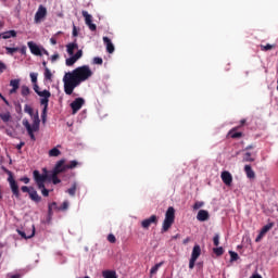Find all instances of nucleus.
<instances>
[{
    "mask_svg": "<svg viewBox=\"0 0 278 278\" xmlns=\"http://www.w3.org/2000/svg\"><path fill=\"white\" fill-rule=\"evenodd\" d=\"M92 75L93 73L89 65H83L76 67L72 72L65 73L63 76L65 94H73V91L77 88V86H80L84 84V81H88Z\"/></svg>",
    "mask_w": 278,
    "mask_h": 278,
    "instance_id": "f257e3e1",
    "label": "nucleus"
},
{
    "mask_svg": "<svg viewBox=\"0 0 278 278\" xmlns=\"http://www.w3.org/2000/svg\"><path fill=\"white\" fill-rule=\"evenodd\" d=\"M23 125L26 128L30 140L36 141V136L34 135V132L40 130V116L38 115V111L35 113L33 125L29 124V121L27 119H23Z\"/></svg>",
    "mask_w": 278,
    "mask_h": 278,
    "instance_id": "f03ea898",
    "label": "nucleus"
},
{
    "mask_svg": "<svg viewBox=\"0 0 278 278\" xmlns=\"http://www.w3.org/2000/svg\"><path fill=\"white\" fill-rule=\"evenodd\" d=\"M175 223V208L169 206L165 213V219L163 222L162 231H168Z\"/></svg>",
    "mask_w": 278,
    "mask_h": 278,
    "instance_id": "7ed1b4c3",
    "label": "nucleus"
},
{
    "mask_svg": "<svg viewBox=\"0 0 278 278\" xmlns=\"http://www.w3.org/2000/svg\"><path fill=\"white\" fill-rule=\"evenodd\" d=\"M33 175L38 188H42L45 186V181L49 179V172H47V168H43V174H40L38 170H34Z\"/></svg>",
    "mask_w": 278,
    "mask_h": 278,
    "instance_id": "20e7f679",
    "label": "nucleus"
},
{
    "mask_svg": "<svg viewBox=\"0 0 278 278\" xmlns=\"http://www.w3.org/2000/svg\"><path fill=\"white\" fill-rule=\"evenodd\" d=\"M47 18V7L40 4L35 13V23H42Z\"/></svg>",
    "mask_w": 278,
    "mask_h": 278,
    "instance_id": "39448f33",
    "label": "nucleus"
},
{
    "mask_svg": "<svg viewBox=\"0 0 278 278\" xmlns=\"http://www.w3.org/2000/svg\"><path fill=\"white\" fill-rule=\"evenodd\" d=\"M81 14L85 18V24L89 27L90 31H97V24L92 23V15H90L88 11H83Z\"/></svg>",
    "mask_w": 278,
    "mask_h": 278,
    "instance_id": "423d86ee",
    "label": "nucleus"
},
{
    "mask_svg": "<svg viewBox=\"0 0 278 278\" xmlns=\"http://www.w3.org/2000/svg\"><path fill=\"white\" fill-rule=\"evenodd\" d=\"M8 181L10 184V188L14 194L18 199L20 191H18V185L16 184V180H14V176H12V172H9V178Z\"/></svg>",
    "mask_w": 278,
    "mask_h": 278,
    "instance_id": "0eeeda50",
    "label": "nucleus"
},
{
    "mask_svg": "<svg viewBox=\"0 0 278 278\" xmlns=\"http://www.w3.org/2000/svg\"><path fill=\"white\" fill-rule=\"evenodd\" d=\"M28 49L30 51V53H33V55H37L39 58L42 56V47L38 46L36 42L34 41H28L27 42Z\"/></svg>",
    "mask_w": 278,
    "mask_h": 278,
    "instance_id": "6e6552de",
    "label": "nucleus"
},
{
    "mask_svg": "<svg viewBox=\"0 0 278 278\" xmlns=\"http://www.w3.org/2000/svg\"><path fill=\"white\" fill-rule=\"evenodd\" d=\"M84 56V51L83 50H78L75 55H71V58L65 60V64L66 66H73L78 60H81V58Z\"/></svg>",
    "mask_w": 278,
    "mask_h": 278,
    "instance_id": "1a4fd4ad",
    "label": "nucleus"
},
{
    "mask_svg": "<svg viewBox=\"0 0 278 278\" xmlns=\"http://www.w3.org/2000/svg\"><path fill=\"white\" fill-rule=\"evenodd\" d=\"M38 97H41L40 103L41 105L49 108V99L51 98V91L45 89L43 91H39Z\"/></svg>",
    "mask_w": 278,
    "mask_h": 278,
    "instance_id": "9d476101",
    "label": "nucleus"
},
{
    "mask_svg": "<svg viewBox=\"0 0 278 278\" xmlns=\"http://www.w3.org/2000/svg\"><path fill=\"white\" fill-rule=\"evenodd\" d=\"M84 103H86L84 98H76L75 101L71 103L72 114H75L80 108H84Z\"/></svg>",
    "mask_w": 278,
    "mask_h": 278,
    "instance_id": "9b49d317",
    "label": "nucleus"
},
{
    "mask_svg": "<svg viewBox=\"0 0 278 278\" xmlns=\"http://www.w3.org/2000/svg\"><path fill=\"white\" fill-rule=\"evenodd\" d=\"M151 225H157V216L152 215V216H150L149 218L143 219V220L141 222V227H142L143 229H149V227H151Z\"/></svg>",
    "mask_w": 278,
    "mask_h": 278,
    "instance_id": "f8f14e48",
    "label": "nucleus"
},
{
    "mask_svg": "<svg viewBox=\"0 0 278 278\" xmlns=\"http://www.w3.org/2000/svg\"><path fill=\"white\" fill-rule=\"evenodd\" d=\"M65 162H66L65 160H60L56 163L54 169L51 170V173H55L56 175H60V173H64V170H67L68 167H66Z\"/></svg>",
    "mask_w": 278,
    "mask_h": 278,
    "instance_id": "ddd939ff",
    "label": "nucleus"
},
{
    "mask_svg": "<svg viewBox=\"0 0 278 278\" xmlns=\"http://www.w3.org/2000/svg\"><path fill=\"white\" fill-rule=\"evenodd\" d=\"M220 177L225 186H231V184L233 182V176H231V173L227 170L223 172Z\"/></svg>",
    "mask_w": 278,
    "mask_h": 278,
    "instance_id": "4468645a",
    "label": "nucleus"
},
{
    "mask_svg": "<svg viewBox=\"0 0 278 278\" xmlns=\"http://www.w3.org/2000/svg\"><path fill=\"white\" fill-rule=\"evenodd\" d=\"M17 233L23 237L25 240H29V238H34L36 235V227L34 225L30 226V232H25L23 230H17Z\"/></svg>",
    "mask_w": 278,
    "mask_h": 278,
    "instance_id": "2eb2a0df",
    "label": "nucleus"
},
{
    "mask_svg": "<svg viewBox=\"0 0 278 278\" xmlns=\"http://www.w3.org/2000/svg\"><path fill=\"white\" fill-rule=\"evenodd\" d=\"M197 220L200 223H205V220H210V212L206 210H200L197 215Z\"/></svg>",
    "mask_w": 278,
    "mask_h": 278,
    "instance_id": "dca6fc26",
    "label": "nucleus"
},
{
    "mask_svg": "<svg viewBox=\"0 0 278 278\" xmlns=\"http://www.w3.org/2000/svg\"><path fill=\"white\" fill-rule=\"evenodd\" d=\"M10 86L12 87V89H10V94H15L16 90H18L20 86H21V79H12L10 81Z\"/></svg>",
    "mask_w": 278,
    "mask_h": 278,
    "instance_id": "f3484780",
    "label": "nucleus"
},
{
    "mask_svg": "<svg viewBox=\"0 0 278 278\" xmlns=\"http://www.w3.org/2000/svg\"><path fill=\"white\" fill-rule=\"evenodd\" d=\"M103 42L106 46L108 53H113L115 48L114 43H112V40L108 37H103Z\"/></svg>",
    "mask_w": 278,
    "mask_h": 278,
    "instance_id": "a211bd4d",
    "label": "nucleus"
},
{
    "mask_svg": "<svg viewBox=\"0 0 278 278\" xmlns=\"http://www.w3.org/2000/svg\"><path fill=\"white\" fill-rule=\"evenodd\" d=\"M76 49H79V45H77V42H72L66 46L68 55H75Z\"/></svg>",
    "mask_w": 278,
    "mask_h": 278,
    "instance_id": "6ab92c4d",
    "label": "nucleus"
},
{
    "mask_svg": "<svg viewBox=\"0 0 278 278\" xmlns=\"http://www.w3.org/2000/svg\"><path fill=\"white\" fill-rule=\"evenodd\" d=\"M244 173H245L248 179H255V172L253 170L251 165L244 166Z\"/></svg>",
    "mask_w": 278,
    "mask_h": 278,
    "instance_id": "aec40b11",
    "label": "nucleus"
},
{
    "mask_svg": "<svg viewBox=\"0 0 278 278\" xmlns=\"http://www.w3.org/2000/svg\"><path fill=\"white\" fill-rule=\"evenodd\" d=\"M200 255H201V247L194 245L192 253H191V260L197 261V260H199Z\"/></svg>",
    "mask_w": 278,
    "mask_h": 278,
    "instance_id": "412c9836",
    "label": "nucleus"
},
{
    "mask_svg": "<svg viewBox=\"0 0 278 278\" xmlns=\"http://www.w3.org/2000/svg\"><path fill=\"white\" fill-rule=\"evenodd\" d=\"M29 197L31 199V201H35V203H40L41 199L39 195H38V191L31 189V191H29Z\"/></svg>",
    "mask_w": 278,
    "mask_h": 278,
    "instance_id": "4be33fe9",
    "label": "nucleus"
},
{
    "mask_svg": "<svg viewBox=\"0 0 278 278\" xmlns=\"http://www.w3.org/2000/svg\"><path fill=\"white\" fill-rule=\"evenodd\" d=\"M3 40H8L9 38H16V30H8L1 34Z\"/></svg>",
    "mask_w": 278,
    "mask_h": 278,
    "instance_id": "5701e85b",
    "label": "nucleus"
},
{
    "mask_svg": "<svg viewBox=\"0 0 278 278\" xmlns=\"http://www.w3.org/2000/svg\"><path fill=\"white\" fill-rule=\"evenodd\" d=\"M48 179L52 180L54 185H58L61 182L60 178H58V174H55L54 172H48Z\"/></svg>",
    "mask_w": 278,
    "mask_h": 278,
    "instance_id": "b1692460",
    "label": "nucleus"
},
{
    "mask_svg": "<svg viewBox=\"0 0 278 278\" xmlns=\"http://www.w3.org/2000/svg\"><path fill=\"white\" fill-rule=\"evenodd\" d=\"M103 278H118V275H116V270H104L102 271Z\"/></svg>",
    "mask_w": 278,
    "mask_h": 278,
    "instance_id": "393cba45",
    "label": "nucleus"
},
{
    "mask_svg": "<svg viewBox=\"0 0 278 278\" xmlns=\"http://www.w3.org/2000/svg\"><path fill=\"white\" fill-rule=\"evenodd\" d=\"M60 155H62V152H61L60 149H58V148H53V149H51V150L49 151V156H50V157H58V156H60Z\"/></svg>",
    "mask_w": 278,
    "mask_h": 278,
    "instance_id": "a878e982",
    "label": "nucleus"
},
{
    "mask_svg": "<svg viewBox=\"0 0 278 278\" xmlns=\"http://www.w3.org/2000/svg\"><path fill=\"white\" fill-rule=\"evenodd\" d=\"M43 76L46 81H51L53 79V74L51 73V70H49V67H46Z\"/></svg>",
    "mask_w": 278,
    "mask_h": 278,
    "instance_id": "bb28decb",
    "label": "nucleus"
},
{
    "mask_svg": "<svg viewBox=\"0 0 278 278\" xmlns=\"http://www.w3.org/2000/svg\"><path fill=\"white\" fill-rule=\"evenodd\" d=\"M24 112H26V114H29V116L31 117L33 123H34V117L36 116V114H34V109H31V106L26 104L24 106Z\"/></svg>",
    "mask_w": 278,
    "mask_h": 278,
    "instance_id": "cd10ccee",
    "label": "nucleus"
},
{
    "mask_svg": "<svg viewBox=\"0 0 278 278\" xmlns=\"http://www.w3.org/2000/svg\"><path fill=\"white\" fill-rule=\"evenodd\" d=\"M0 118L3 121V123H9L10 118H12V115L10 112L7 113H0Z\"/></svg>",
    "mask_w": 278,
    "mask_h": 278,
    "instance_id": "c85d7f7f",
    "label": "nucleus"
},
{
    "mask_svg": "<svg viewBox=\"0 0 278 278\" xmlns=\"http://www.w3.org/2000/svg\"><path fill=\"white\" fill-rule=\"evenodd\" d=\"M163 264H164V263L161 262V263L156 264L155 266H153V267L151 268V270H150V275H155V273H157V270H160V268H162V265H163Z\"/></svg>",
    "mask_w": 278,
    "mask_h": 278,
    "instance_id": "c756f323",
    "label": "nucleus"
},
{
    "mask_svg": "<svg viewBox=\"0 0 278 278\" xmlns=\"http://www.w3.org/2000/svg\"><path fill=\"white\" fill-rule=\"evenodd\" d=\"M70 197H75V192H77V182H74L72 188L67 190Z\"/></svg>",
    "mask_w": 278,
    "mask_h": 278,
    "instance_id": "7c9ffc66",
    "label": "nucleus"
},
{
    "mask_svg": "<svg viewBox=\"0 0 278 278\" xmlns=\"http://www.w3.org/2000/svg\"><path fill=\"white\" fill-rule=\"evenodd\" d=\"M271 229H273V224H267V225H265V226L261 229V232L266 236V233H268V231H270Z\"/></svg>",
    "mask_w": 278,
    "mask_h": 278,
    "instance_id": "2f4dec72",
    "label": "nucleus"
},
{
    "mask_svg": "<svg viewBox=\"0 0 278 278\" xmlns=\"http://www.w3.org/2000/svg\"><path fill=\"white\" fill-rule=\"evenodd\" d=\"M5 51L8 55H14L18 51V48L5 47Z\"/></svg>",
    "mask_w": 278,
    "mask_h": 278,
    "instance_id": "473e14b6",
    "label": "nucleus"
},
{
    "mask_svg": "<svg viewBox=\"0 0 278 278\" xmlns=\"http://www.w3.org/2000/svg\"><path fill=\"white\" fill-rule=\"evenodd\" d=\"M29 92H30L29 87L23 85L22 86V97H29Z\"/></svg>",
    "mask_w": 278,
    "mask_h": 278,
    "instance_id": "72a5a7b5",
    "label": "nucleus"
},
{
    "mask_svg": "<svg viewBox=\"0 0 278 278\" xmlns=\"http://www.w3.org/2000/svg\"><path fill=\"white\" fill-rule=\"evenodd\" d=\"M243 162H255V159L251 157V152H247L243 155Z\"/></svg>",
    "mask_w": 278,
    "mask_h": 278,
    "instance_id": "f704fd0d",
    "label": "nucleus"
},
{
    "mask_svg": "<svg viewBox=\"0 0 278 278\" xmlns=\"http://www.w3.org/2000/svg\"><path fill=\"white\" fill-rule=\"evenodd\" d=\"M229 255H230V261L238 262V260H239L238 253H236L233 251H229Z\"/></svg>",
    "mask_w": 278,
    "mask_h": 278,
    "instance_id": "c9c22d12",
    "label": "nucleus"
},
{
    "mask_svg": "<svg viewBox=\"0 0 278 278\" xmlns=\"http://www.w3.org/2000/svg\"><path fill=\"white\" fill-rule=\"evenodd\" d=\"M213 242L215 247H218V244H220V235L216 233L213 238Z\"/></svg>",
    "mask_w": 278,
    "mask_h": 278,
    "instance_id": "e433bc0d",
    "label": "nucleus"
},
{
    "mask_svg": "<svg viewBox=\"0 0 278 278\" xmlns=\"http://www.w3.org/2000/svg\"><path fill=\"white\" fill-rule=\"evenodd\" d=\"M38 189L41 191L42 197H49V191L47 190L45 185L42 187H38Z\"/></svg>",
    "mask_w": 278,
    "mask_h": 278,
    "instance_id": "4c0bfd02",
    "label": "nucleus"
},
{
    "mask_svg": "<svg viewBox=\"0 0 278 278\" xmlns=\"http://www.w3.org/2000/svg\"><path fill=\"white\" fill-rule=\"evenodd\" d=\"M30 80L33 84L38 83V73H30Z\"/></svg>",
    "mask_w": 278,
    "mask_h": 278,
    "instance_id": "58836bf2",
    "label": "nucleus"
},
{
    "mask_svg": "<svg viewBox=\"0 0 278 278\" xmlns=\"http://www.w3.org/2000/svg\"><path fill=\"white\" fill-rule=\"evenodd\" d=\"M49 106H43L42 110V114H41V118H42V123H47V110Z\"/></svg>",
    "mask_w": 278,
    "mask_h": 278,
    "instance_id": "ea45409f",
    "label": "nucleus"
},
{
    "mask_svg": "<svg viewBox=\"0 0 278 278\" xmlns=\"http://www.w3.org/2000/svg\"><path fill=\"white\" fill-rule=\"evenodd\" d=\"M213 251L217 255H223V253H225V251L223 250V247L215 248Z\"/></svg>",
    "mask_w": 278,
    "mask_h": 278,
    "instance_id": "a19ab883",
    "label": "nucleus"
},
{
    "mask_svg": "<svg viewBox=\"0 0 278 278\" xmlns=\"http://www.w3.org/2000/svg\"><path fill=\"white\" fill-rule=\"evenodd\" d=\"M52 63L58 62V60H60V54L59 53H54L51 58H50Z\"/></svg>",
    "mask_w": 278,
    "mask_h": 278,
    "instance_id": "79ce46f5",
    "label": "nucleus"
},
{
    "mask_svg": "<svg viewBox=\"0 0 278 278\" xmlns=\"http://www.w3.org/2000/svg\"><path fill=\"white\" fill-rule=\"evenodd\" d=\"M93 64H99V65L103 64V59L99 56L93 58Z\"/></svg>",
    "mask_w": 278,
    "mask_h": 278,
    "instance_id": "37998d69",
    "label": "nucleus"
},
{
    "mask_svg": "<svg viewBox=\"0 0 278 278\" xmlns=\"http://www.w3.org/2000/svg\"><path fill=\"white\" fill-rule=\"evenodd\" d=\"M204 203L203 202H195L193 205V210H201L203 207Z\"/></svg>",
    "mask_w": 278,
    "mask_h": 278,
    "instance_id": "c03bdc74",
    "label": "nucleus"
},
{
    "mask_svg": "<svg viewBox=\"0 0 278 278\" xmlns=\"http://www.w3.org/2000/svg\"><path fill=\"white\" fill-rule=\"evenodd\" d=\"M262 47V51H270V49H273V45L267 43L266 46H261Z\"/></svg>",
    "mask_w": 278,
    "mask_h": 278,
    "instance_id": "a18cd8bd",
    "label": "nucleus"
},
{
    "mask_svg": "<svg viewBox=\"0 0 278 278\" xmlns=\"http://www.w3.org/2000/svg\"><path fill=\"white\" fill-rule=\"evenodd\" d=\"M77 166V161H71L66 168H75Z\"/></svg>",
    "mask_w": 278,
    "mask_h": 278,
    "instance_id": "49530a36",
    "label": "nucleus"
},
{
    "mask_svg": "<svg viewBox=\"0 0 278 278\" xmlns=\"http://www.w3.org/2000/svg\"><path fill=\"white\" fill-rule=\"evenodd\" d=\"M108 240L109 242H111L112 244H114V242H116V237L114 235H109L108 236Z\"/></svg>",
    "mask_w": 278,
    "mask_h": 278,
    "instance_id": "de8ad7c7",
    "label": "nucleus"
},
{
    "mask_svg": "<svg viewBox=\"0 0 278 278\" xmlns=\"http://www.w3.org/2000/svg\"><path fill=\"white\" fill-rule=\"evenodd\" d=\"M18 51L22 55H27V47L23 46L21 49L18 48Z\"/></svg>",
    "mask_w": 278,
    "mask_h": 278,
    "instance_id": "09e8293b",
    "label": "nucleus"
},
{
    "mask_svg": "<svg viewBox=\"0 0 278 278\" xmlns=\"http://www.w3.org/2000/svg\"><path fill=\"white\" fill-rule=\"evenodd\" d=\"M197 263V261L194 258H190L189 261V268L190 270H192V268H194V264Z\"/></svg>",
    "mask_w": 278,
    "mask_h": 278,
    "instance_id": "8fccbe9b",
    "label": "nucleus"
},
{
    "mask_svg": "<svg viewBox=\"0 0 278 278\" xmlns=\"http://www.w3.org/2000/svg\"><path fill=\"white\" fill-rule=\"evenodd\" d=\"M5 68H8V66L5 65V63L0 61V74L3 73V71H5Z\"/></svg>",
    "mask_w": 278,
    "mask_h": 278,
    "instance_id": "3c124183",
    "label": "nucleus"
},
{
    "mask_svg": "<svg viewBox=\"0 0 278 278\" xmlns=\"http://www.w3.org/2000/svg\"><path fill=\"white\" fill-rule=\"evenodd\" d=\"M61 210H63V211L68 210V201L63 202Z\"/></svg>",
    "mask_w": 278,
    "mask_h": 278,
    "instance_id": "603ef678",
    "label": "nucleus"
},
{
    "mask_svg": "<svg viewBox=\"0 0 278 278\" xmlns=\"http://www.w3.org/2000/svg\"><path fill=\"white\" fill-rule=\"evenodd\" d=\"M264 233H262V231L258 233V236L256 237L255 239V242H261L262 241V238H264Z\"/></svg>",
    "mask_w": 278,
    "mask_h": 278,
    "instance_id": "864d4df0",
    "label": "nucleus"
},
{
    "mask_svg": "<svg viewBox=\"0 0 278 278\" xmlns=\"http://www.w3.org/2000/svg\"><path fill=\"white\" fill-rule=\"evenodd\" d=\"M22 192H28V194H29V192H31V189H29V187H27V186H23Z\"/></svg>",
    "mask_w": 278,
    "mask_h": 278,
    "instance_id": "5fc2aeb1",
    "label": "nucleus"
},
{
    "mask_svg": "<svg viewBox=\"0 0 278 278\" xmlns=\"http://www.w3.org/2000/svg\"><path fill=\"white\" fill-rule=\"evenodd\" d=\"M231 138H242V132H235L231 135Z\"/></svg>",
    "mask_w": 278,
    "mask_h": 278,
    "instance_id": "6e6d98bb",
    "label": "nucleus"
},
{
    "mask_svg": "<svg viewBox=\"0 0 278 278\" xmlns=\"http://www.w3.org/2000/svg\"><path fill=\"white\" fill-rule=\"evenodd\" d=\"M34 90H35L36 94H38V92H40V87L36 83L34 84Z\"/></svg>",
    "mask_w": 278,
    "mask_h": 278,
    "instance_id": "4d7b16f0",
    "label": "nucleus"
},
{
    "mask_svg": "<svg viewBox=\"0 0 278 278\" xmlns=\"http://www.w3.org/2000/svg\"><path fill=\"white\" fill-rule=\"evenodd\" d=\"M23 147H25V142H20L17 146H16V149H18V151H21V149H23Z\"/></svg>",
    "mask_w": 278,
    "mask_h": 278,
    "instance_id": "13d9d810",
    "label": "nucleus"
},
{
    "mask_svg": "<svg viewBox=\"0 0 278 278\" xmlns=\"http://www.w3.org/2000/svg\"><path fill=\"white\" fill-rule=\"evenodd\" d=\"M49 55V51H47V49H45L43 47H41V55Z\"/></svg>",
    "mask_w": 278,
    "mask_h": 278,
    "instance_id": "bf43d9fd",
    "label": "nucleus"
},
{
    "mask_svg": "<svg viewBox=\"0 0 278 278\" xmlns=\"http://www.w3.org/2000/svg\"><path fill=\"white\" fill-rule=\"evenodd\" d=\"M49 55V51H47V49H45L43 47H41V55Z\"/></svg>",
    "mask_w": 278,
    "mask_h": 278,
    "instance_id": "052dcab7",
    "label": "nucleus"
},
{
    "mask_svg": "<svg viewBox=\"0 0 278 278\" xmlns=\"http://www.w3.org/2000/svg\"><path fill=\"white\" fill-rule=\"evenodd\" d=\"M21 181H23L24 184H29V178L28 177L21 178Z\"/></svg>",
    "mask_w": 278,
    "mask_h": 278,
    "instance_id": "680f3d73",
    "label": "nucleus"
},
{
    "mask_svg": "<svg viewBox=\"0 0 278 278\" xmlns=\"http://www.w3.org/2000/svg\"><path fill=\"white\" fill-rule=\"evenodd\" d=\"M0 99H2V101L5 103V105H10V102L8 101V99H5V97H1Z\"/></svg>",
    "mask_w": 278,
    "mask_h": 278,
    "instance_id": "e2e57ef3",
    "label": "nucleus"
},
{
    "mask_svg": "<svg viewBox=\"0 0 278 278\" xmlns=\"http://www.w3.org/2000/svg\"><path fill=\"white\" fill-rule=\"evenodd\" d=\"M73 36L77 37V27L76 26L73 27Z\"/></svg>",
    "mask_w": 278,
    "mask_h": 278,
    "instance_id": "0e129e2a",
    "label": "nucleus"
},
{
    "mask_svg": "<svg viewBox=\"0 0 278 278\" xmlns=\"http://www.w3.org/2000/svg\"><path fill=\"white\" fill-rule=\"evenodd\" d=\"M50 42H51V45H58V41L55 40V38H51Z\"/></svg>",
    "mask_w": 278,
    "mask_h": 278,
    "instance_id": "69168bd1",
    "label": "nucleus"
},
{
    "mask_svg": "<svg viewBox=\"0 0 278 278\" xmlns=\"http://www.w3.org/2000/svg\"><path fill=\"white\" fill-rule=\"evenodd\" d=\"M250 278H262V276H261L260 274H255V275H253V276L250 277Z\"/></svg>",
    "mask_w": 278,
    "mask_h": 278,
    "instance_id": "338daca9",
    "label": "nucleus"
},
{
    "mask_svg": "<svg viewBox=\"0 0 278 278\" xmlns=\"http://www.w3.org/2000/svg\"><path fill=\"white\" fill-rule=\"evenodd\" d=\"M249 149H253V146H248V147L245 148V151H249Z\"/></svg>",
    "mask_w": 278,
    "mask_h": 278,
    "instance_id": "774afa93",
    "label": "nucleus"
}]
</instances>
